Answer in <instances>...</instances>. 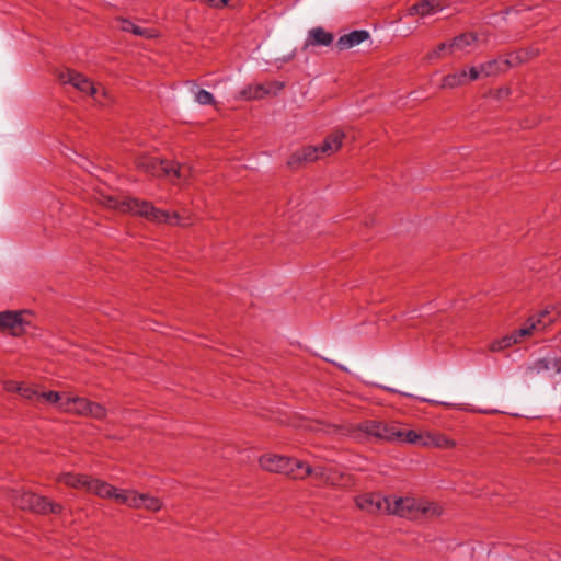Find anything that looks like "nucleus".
<instances>
[{
  "label": "nucleus",
  "mask_w": 561,
  "mask_h": 561,
  "mask_svg": "<svg viewBox=\"0 0 561 561\" xmlns=\"http://www.w3.org/2000/svg\"><path fill=\"white\" fill-rule=\"evenodd\" d=\"M98 201L103 206L124 214H133L154 224L186 227L192 225L191 215L186 211H167L154 207L150 202L130 196H113L101 193Z\"/></svg>",
  "instance_id": "obj_1"
},
{
  "label": "nucleus",
  "mask_w": 561,
  "mask_h": 561,
  "mask_svg": "<svg viewBox=\"0 0 561 561\" xmlns=\"http://www.w3.org/2000/svg\"><path fill=\"white\" fill-rule=\"evenodd\" d=\"M138 170L154 176L168 178L171 183L185 186L192 176L193 169L186 163L179 164L172 161L159 160L148 154H140L135 160Z\"/></svg>",
  "instance_id": "obj_2"
},
{
  "label": "nucleus",
  "mask_w": 561,
  "mask_h": 561,
  "mask_svg": "<svg viewBox=\"0 0 561 561\" xmlns=\"http://www.w3.org/2000/svg\"><path fill=\"white\" fill-rule=\"evenodd\" d=\"M556 308L545 309L538 316L530 317L518 330L501 339L494 340L490 345L491 352H502L514 344L520 343L525 337L543 331L558 317Z\"/></svg>",
  "instance_id": "obj_3"
},
{
  "label": "nucleus",
  "mask_w": 561,
  "mask_h": 561,
  "mask_svg": "<svg viewBox=\"0 0 561 561\" xmlns=\"http://www.w3.org/2000/svg\"><path fill=\"white\" fill-rule=\"evenodd\" d=\"M389 515H396L408 519H427L439 516L442 508L434 502L412 496H388Z\"/></svg>",
  "instance_id": "obj_4"
},
{
  "label": "nucleus",
  "mask_w": 561,
  "mask_h": 561,
  "mask_svg": "<svg viewBox=\"0 0 561 561\" xmlns=\"http://www.w3.org/2000/svg\"><path fill=\"white\" fill-rule=\"evenodd\" d=\"M259 462L266 471L282 473L293 479H305L311 474V466L296 458L266 454L260 458Z\"/></svg>",
  "instance_id": "obj_5"
},
{
  "label": "nucleus",
  "mask_w": 561,
  "mask_h": 561,
  "mask_svg": "<svg viewBox=\"0 0 561 561\" xmlns=\"http://www.w3.org/2000/svg\"><path fill=\"white\" fill-rule=\"evenodd\" d=\"M350 435L358 440L365 439L368 436H374L379 439L398 442L400 438V427L394 422L385 423L379 421H365L357 427L350 430Z\"/></svg>",
  "instance_id": "obj_6"
},
{
  "label": "nucleus",
  "mask_w": 561,
  "mask_h": 561,
  "mask_svg": "<svg viewBox=\"0 0 561 561\" xmlns=\"http://www.w3.org/2000/svg\"><path fill=\"white\" fill-rule=\"evenodd\" d=\"M59 80L62 83H68L75 87L82 93H87L92 96L99 104L105 105L107 100V91L101 85L94 84L83 75L73 70H65L60 72Z\"/></svg>",
  "instance_id": "obj_7"
},
{
  "label": "nucleus",
  "mask_w": 561,
  "mask_h": 561,
  "mask_svg": "<svg viewBox=\"0 0 561 561\" xmlns=\"http://www.w3.org/2000/svg\"><path fill=\"white\" fill-rule=\"evenodd\" d=\"M62 411L82 416H91L96 420H103L106 416V409L85 398L67 393L62 403Z\"/></svg>",
  "instance_id": "obj_8"
},
{
  "label": "nucleus",
  "mask_w": 561,
  "mask_h": 561,
  "mask_svg": "<svg viewBox=\"0 0 561 561\" xmlns=\"http://www.w3.org/2000/svg\"><path fill=\"white\" fill-rule=\"evenodd\" d=\"M13 504L21 510H30L41 514L60 513L61 506L49 502L47 499L36 495L32 492H14L12 496Z\"/></svg>",
  "instance_id": "obj_9"
},
{
  "label": "nucleus",
  "mask_w": 561,
  "mask_h": 561,
  "mask_svg": "<svg viewBox=\"0 0 561 561\" xmlns=\"http://www.w3.org/2000/svg\"><path fill=\"white\" fill-rule=\"evenodd\" d=\"M316 480L340 489L353 485V479L348 473L337 470L334 466H311V474Z\"/></svg>",
  "instance_id": "obj_10"
},
{
  "label": "nucleus",
  "mask_w": 561,
  "mask_h": 561,
  "mask_svg": "<svg viewBox=\"0 0 561 561\" xmlns=\"http://www.w3.org/2000/svg\"><path fill=\"white\" fill-rule=\"evenodd\" d=\"M88 492L95 494L101 499L114 500L115 502L125 505L128 490L117 489L105 481L91 478Z\"/></svg>",
  "instance_id": "obj_11"
},
{
  "label": "nucleus",
  "mask_w": 561,
  "mask_h": 561,
  "mask_svg": "<svg viewBox=\"0 0 561 561\" xmlns=\"http://www.w3.org/2000/svg\"><path fill=\"white\" fill-rule=\"evenodd\" d=\"M356 506L369 514H388V496L379 493H366L355 499Z\"/></svg>",
  "instance_id": "obj_12"
},
{
  "label": "nucleus",
  "mask_w": 561,
  "mask_h": 561,
  "mask_svg": "<svg viewBox=\"0 0 561 561\" xmlns=\"http://www.w3.org/2000/svg\"><path fill=\"white\" fill-rule=\"evenodd\" d=\"M561 373V356H546L537 359L525 369V374L529 377H534L541 374L554 376Z\"/></svg>",
  "instance_id": "obj_13"
},
{
  "label": "nucleus",
  "mask_w": 561,
  "mask_h": 561,
  "mask_svg": "<svg viewBox=\"0 0 561 561\" xmlns=\"http://www.w3.org/2000/svg\"><path fill=\"white\" fill-rule=\"evenodd\" d=\"M25 311H4L0 312V330L9 331L12 335H20L25 331V327L30 323L26 320Z\"/></svg>",
  "instance_id": "obj_14"
},
{
  "label": "nucleus",
  "mask_w": 561,
  "mask_h": 561,
  "mask_svg": "<svg viewBox=\"0 0 561 561\" xmlns=\"http://www.w3.org/2000/svg\"><path fill=\"white\" fill-rule=\"evenodd\" d=\"M125 505L131 508H145L157 512L162 507V502L148 493H138L135 490H128Z\"/></svg>",
  "instance_id": "obj_15"
},
{
  "label": "nucleus",
  "mask_w": 561,
  "mask_h": 561,
  "mask_svg": "<svg viewBox=\"0 0 561 561\" xmlns=\"http://www.w3.org/2000/svg\"><path fill=\"white\" fill-rule=\"evenodd\" d=\"M447 2L446 0H423L409 8V15H420L422 18L434 15L440 12Z\"/></svg>",
  "instance_id": "obj_16"
},
{
  "label": "nucleus",
  "mask_w": 561,
  "mask_h": 561,
  "mask_svg": "<svg viewBox=\"0 0 561 561\" xmlns=\"http://www.w3.org/2000/svg\"><path fill=\"white\" fill-rule=\"evenodd\" d=\"M524 59L520 56H516V58L512 59H493L486 62L481 64V72L483 77L496 76L501 72H504L510 67L516 65L517 62H522Z\"/></svg>",
  "instance_id": "obj_17"
},
{
  "label": "nucleus",
  "mask_w": 561,
  "mask_h": 561,
  "mask_svg": "<svg viewBox=\"0 0 561 561\" xmlns=\"http://www.w3.org/2000/svg\"><path fill=\"white\" fill-rule=\"evenodd\" d=\"M321 158L319 146H307L294 152L288 159V164L294 167L302 162H313Z\"/></svg>",
  "instance_id": "obj_18"
},
{
  "label": "nucleus",
  "mask_w": 561,
  "mask_h": 561,
  "mask_svg": "<svg viewBox=\"0 0 561 561\" xmlns=\"http://www.w3.org/2000/svg\"><path fill=\"white\" fill-rule=\"evenodd\" d=\"M283 88V83L279 82H272L266 84L256 83L253 85H249L247 89H244L241 92V95L244 99L251 100V99H261L272 92H275L276 90H280Z\"/></svg>",
  "instance_id": "obj_19"
},
{
  "label": "nucleus",
  "mask_w": 561,
  "mask_h": 561,
  "mask_svg": "<svg viewBox=\"0 0 561 561\" xmlns=\"http://www.w3.org/2000/svg\"><path fill=\"white\" fill-rule=\"evenodd\" d=\"M345 138V133L341 129H336L332 131L323 141L321 146H319V150L322 157L331 156L337 152L343 144Z\"/></svg>",
  "instance_id": "obj_20"
},
{
  "label": "nucleus",
  "mask_w": 561,
  "mask_h": 561,
  "mask_svg": "<svg viewBox=\"0 0 561 561\" xmlns=\"http://www.w3.org/2000/svg\"><path fill=\"white\" fill-rule=\"evenodd\" d=\"M476 41H477L476 35H473L471 33L461 34V35L455 37L448 44V51H449V54H457V53L467 54L474 46Z\"/></svg>",
  "instance_id": "obj_21"
},
{
  "label": "nucleus",
  "mask_w": 561,
  "mask_h": 561,
  "mask_svg": "<svg viewBox=\"0 0 561 561\" xmlns=\"http://www.w3.org/2000/svg\"><path fill=\"white\" fill-rule=\"evenodd\" d=\"M57 481L73 489H84L88 491L91 477L72 472H62L57 477Z\"/></svg>",
  "instance_id": "obj_22"
},
{
  "label": "nucleus",
  "mask_w": 561,
  "mask_h": 561,
  "mask_svg": "<svg viewBox=\"0 0 561 561\" xmlns=\"http://www.w3.org/2000/svg\"><path fill=\"white\" fill-rule=\"evenodd\" d=\"M333 38V34L327 32L324 28L313 27L308 32L305 46H329L332 44Z\"/></svg>",
  "instance_id": "obj_23"
},
{
  "label": "nucleus",
  "mask_w": 561,
  "mask_h": 561,
  "mask_svg": "<svg viewBox=\"0 0 561 561\" xmlns=\"http://www.w3.org/2000/svg\"><path fill=\"white\" fill-rule=\"evenodd\" d=\"M455 442L444 434L426 432L424 447L453 448Z\"/></svg>",
  "instance_id": "obj_24"
},
{
  "label": "nucleus",
  "mask_w": 561,
  "mask_h": 561,
  "mask_svg": "<svg viewBox=\"0 0 561 561\" xmlns=\"http://www.w3.org/2000/svg\"><path fill=\"white\" fill-rule=\"evenodd\" d=\"M368 37L366 31H353L350 34L343 35L337 41V46L341 49L354 47L363 43Z\"/></svg>",
  "instance_id": "obj_25"
},
{
  "label": "nucleus",
  "mask_w": 561,
  "mask_h": 561,
  "mask_svg": "<svg viewBox=\"0 0 561 561\" xmlns=\"http://www.w3.org/2000/svg\"><path fill=\"white\" fill-rule=\"evenodd\" d=\"M469 83L467 69L458 70L443 78L440 87L444 89H454Z\"/></svg>",
  "instance_id": "obj_26"
},
{
  "label": "nucleus",
  "mask_w": 561,
  "mask_h": 561,
  "mask_svg": "<svg viewBox=\"0 0 561 561\" xmlns=\"http://www.w3.org/2000/svg\"><path fill=\"white\" fill-rule=\"evenodd\" d=\"M425 436H426V432L419 433L414 430L400 428V438L398 439V442L424 447Z\"/></svg>",
  "instance_id": "obj_27"
},
{
  "label": "nucleus",
  "mask_w": 561,
  "mask_h": 561,
  "mask_svg": "<svg viewBox=\"0 0 561 561\" xmlns=\"http://www.w3.org/2000/svg\"><path fill=\"white\" fill-rule=\"evenodd\" d=\"M67 393H59L56 391H42L37 404H51L62 411V403L65 402Z\"/></svg>",
  "instance_id": "obj_28"
},
{
  "label": "nucleus",
  "mask_w": 561,
  "mask_h": 561,
  "mask_svg": "<svg viewBox=\"0 0 561 561\" xmlns=\"http://www.w3.org/2000/svg\"><path fill=\"white\" fill-rule=\"evenodd\" d=\"M39 392L41 391L36 387L22 383L19 394L22 398L37 404L39 399Z\"/></svg>",
  "instance_id": "obj_29"
},
{
  "label": "nucleus",
  "mask_w": 561,
  "mask_h": 561,
  "mask_svg": "<svg viewBox=\"0 0 561 561\" xmlns=\"http://www.w3.org/2000/svg\"><path fill=\"white\" fill-rule=\"evenodd\" d=\"M195 101L201 105H209L215 102L213 94L206 90H198L194 96Z\"/></svg>",
  "instance_id": "obj_30"
},
{
  "label": "nucleus",
  "mask_w": 561,
  "mask_h": 561,
  "mask_svg": "<svg viewBox=\"0 0 561 561\" xmlns=\"http://www.w3.org/2000/svg\"><path fill=\"white\" fill-rule=\"evenodd\" d=\"M448 44L449 43H440L436 48L427 54L426 58L432 60L434 58H439L443 55H450L448 51Z\"/></svg>",
  "instance_id": "obj_31"
},
{
  "label": "nucleus",
  "mask_w": 561,
  "mask_h": 561,
  "mask_svg": "<svg viewBox=\"0 0 561 561\" xmlns=\"http://www.w3.org/2000/svg\"><path fill=\"white\" fill-rule=\"evenodd\" d=\"M131 33L137 35V36H141V37H146V38H153V37H156L158 35L156 30H153V28H146V27H141V26H138V25H135V27H133Z\"/></svg>",
  "instance_id": "obj_32"
},
{
  "label": "nucleus",
  "mask_w": 561,
  "mask_h": 561,
  "mask_svg": "<svg viewBox=\"0 0 561 561\" xmlns=\"http://www.w3.org/2000/svg\"><path fill=\"white\" fill-rule=\"evenodd\" d=\"M467 76H468L469 82L478 80L479 78L483 77L482 72H481V66H479V67H470L467 70Z\"/></svg>",
  "instance_id": "obj_33"
},
{
  "label": "nucleus",
  "mask_w": 561,
  "mask_h": 561,
  "mask_svg": "<svg viewBox=\"0 0 561 561\" xmlns=\"http://www.w3.org/2000/svg\"><path fill=\"white\" fill-rule=\"evenodd\" d=\"M21 386L22 383L21 382H18V381H14V380H8L3 383V388L5 389V391L8 392H16V393H20V390H21Z\"/></svg>",
  "instance_id": "obj_34"
},
{
  "label": "nucleus",
  "mask_w": 561,
  "mask_h": 561,
  "mask_svg": "<svg viewBox=\"0 0 561 561\" xmlns=\"http://www.w3.org/2000/svg\"><path fill=\"white\" fill-rule=\"evenodd\" d=\"M119 23V28L124 32H130L133 31V27H135L136 24H134L133 22L128 21V20H119L118 21Z\"/></svg>",
  "instance_id": "obj_35"
},
{
  "label": "nucleus",
  "mask_w": 561,
  "mask_h": 561,
  "mask_svg": "<svg viewBox=\"0 0 561 561\" xmlns=\"http://www.w3.org/2000/svg\"><path fill=\"white\" fill-rule=\"evenodd\" d=\"M313 431H323L325 433H332L335 431V427L333 426H321L320 424H316L314 427H311Z\"/></svg>",
  "instance_id": "obj_36"
},
{
  "label": "nucleus",
  "mask_w": 561,
  "mask_h": 561,
  "mask_svg": "<svg viewBox=\"0 0 561 561\" xmlns=\"http://www.w3.org/2000/svg\"><path fill=\"white\" fill-rule=\"evenodd\" d=\"M211 7L218 8V0H205Z\"/></svg>",
  "instance_id": "obj_37"
},
{
  "label": "nucleus",
  "mask_w": 561,
  "mask_h": 561,
  "mask_svg": "<svg viewBox=\"0 0 561 561\" xmlns=\"http://www.w3.org/2000/svg\"><path fill=\"white\" fill-rule=\"evenodd\" d=\"M229 0H218V8H222L228 4Z\"/></svg>",
  "instance_id": "obj_38"
},
{
  "label": "nucleus",
  "mask_w": 561,
  "mask_h": 561,
  "mask_svg": "<svg viewBox=\"0 0 561 561\" xmlns=\"http://www.w3.org/2000/svg\"><path fill=\"white\" fill-rule=\"evenodd\" d=\"M500 95H507L508 94V89H501L499 91Z\"/></svg>",
  "instance_id": "obj_39"
}]
</instances>
